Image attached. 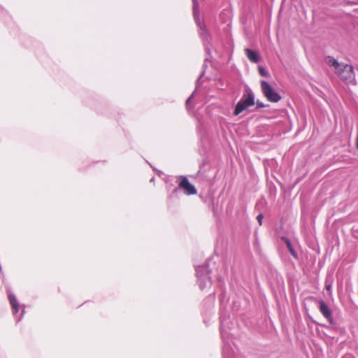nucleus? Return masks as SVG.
Segmentation results:
<instances>
[{
    "label": "nucleus",
    "instance_id": "obj_14",
    "mask_svg": "<svg viewBox=\"0 0 358 358\" xmlns=\"http://www.w3.org/2000/svg\"><path fill=\"white\" fill-rule=\"evenodd\" d=\"M256 109L264 108L266 106L260 101L257 100L256 102Z\"/></svg>",
    "mask_w": 358,
    "mask_h": 358
},
{
    "label": "nucleus",
    "instance_id": "obj_7",
    "mask_svg": "<svg viewBox=\"0 0 358 358\" xmlns=\"http://www.w3.org/2000/svg\"><path fill=\"white\" fill-rule=\"evenodd\" d=\"M198 6H199V3L196 1V0H193V14H194L195 21H196L197 25L200 27V29L201 30H203V31H206V29L205 24L203 22H200V20L199 19Z\"/></svg>",
    "mask_w": 358,
    "mask_h": 358
},
{
    "label": "nucleus",
    "instance_id": "obj_13",
    "mask_svg": "<svg viewBox=\"0 0 358 358\" xmlns=\"http://www.w3.org/2000/svg\"><path fill=\"white\" fill-rule=\"evenodd\" d=\"M325 288L328 292L331 291V282L328 279H326L325 280Z\"/></svg>",
    "mask_w": 358,
    "mask_h": 358
},
{
    "label": "nucleus",
    "instance_id": "obj_16",
    "mask_svg": "<svg viewBox=\"0 0 358 358\" xmlns=\"http://www.w3.org/2000/svg\"><path fill=\"white\" fill-rule=\"evenodd\" d=\"M193 95H194V93L187 99V101H186V106H187V108H189V105L190 103V101L192 100V97L193 96Z\"/></svg>",
    "mask_w": 358,
    "mask_h": 358
},
{
    "label": "nucleus",
    "instance_id": "obj_10",
    "mask_svg": "<svg viewBox=\"0 0 358 358\" xmlns=\"http://www.w3.org/2000/svg\"><path fill=\"white\" fill-rule=\"evenodd\" d=\"M282 240L285 242V243L286 244L289 252L292 254V255L294 257H297V255L292 245V243L290 241V240L287 238V237H282Z\"/></svg>",
    "mask_w": 358,
    "mask_h": 358
},
{
    "label": "nucleus",
    "instance_id": "obj_17",
    "mask_svg": "<svg viewBox=\"0 0 358 358\" xmlns=\"http://www.w3.org/2000/svg\"><path fill=\"white\" fill-rule=\"evenodd\" d=\"M355 147L357 149H358V133H357V138H356Z\"/></svg>",
    "mask_w": 358,
    "mask_h": 358
},
{
    "label": "nucleus",
    "instance_id": "obj_9",
    "mask_svg": "<svg viewBox=\"0 0 358 358\" xmlns=\"http://www.w3.org/2000/svg\"><path fill=\"white\" fill-rule=\"evenodd\" d=\"M8 299L12 306L13 314H17L19 311V305L15 296L13 294H10L8 295Z\"/></svg>",
    "mask_w": 358,
    "mask_h": 358
},
{
    "label": "nucleus",
    "instance_id": "obj_1",
    "mask_svg": "<svg viewBox=\"0 0 358 358\" xmlns=\"http://www.w3.org/2000/svg\"><path fill=\"white\" fill-rule=\"evenodd\" d=\"M255 103V94L250 87H247L244 90L241 99L235 107L234 110V115H238L248 107L254 106Z\"/></svg>",
    "mask_w": 358,
    "mask_h": 358
},
{
    "label": "nucleus",
    "instance_id": "obj_4",
    "mask_svg": "<svg viewBox=\"0 0 358 358\" xmlns=\"http://www.w3.org/2000/svg\"><path fill=\"white\" fill-rule=\"evenodd\" d=\"M261 87L263 94L268 101L276 103L281 99V96L266 80L261 81Z\"/></svg>",
    "mask_w": 358,
    "mask_h": 358
},
{
    "label": "nucleus",
    "instance_id": "obj_5",
    "mask_svg": "<svg viewBox=\"0 0 358 358\" xmlns=\"http://www.w3.org/2000/svg\"><path fill=\"white\" fill-rule=\"evenodd\" d=\"M341 80L347 83L352 82L354 79V71L351 65L341 64V67L336 71Z\"/></svg>",
    "mask_w": 358,
    "mask_h": 358
},
{
    "label": "nucleus",
    "instance_id": "obj_2",
    "mask_svg": "<svg viewBox=\"0 0 358 358\" xmlns=\"http://www.w3.org/2000/svg\"><path fill=\"white\" fill-rule=\"evenodd\" d=\"M177 180L178 181V187L173 189L170 194L171 197L176 194L180 191V189H182L184 193L187 195H193L196 194V187L194 185L189 182L188 178L186 176H179L177 177Z\"/></svg>",
    "mask_w": 358,
    "mask_h": 358
},
{
    "label": "nucleus",
    "instance_id": "obj_8",
    "mask_svg": "<svg viewBox=\"0 0 358 358\" xmlns=\"http://www.w3.org/2000/svg\"><path fill=\"white\" fill-rule=\"evenodd\" d=\"M245 54L248 59L252 62L257 63L260 61V56L257 51L247 48L245 49Z\"/></svg>",
    "mask_w": 358,
    "mask_h": 358
},
{
    "label": "nucleus",
    "instance_id": "obj_3",
    "mask_svg": "<svg viewBox=\"0 0 358 358\" xmlns=\"http://www.w3.org/2000/svg\"><path fill=\"white\" fill-rule=\"evenodd\" d=\"M198 277V284L201 289H203L208 285H211L210 271L208 265L198 266L196 268Z\"/></svg>",
    "mask_w": 358,
    "mask_h": 358
},
{
    "label": "nucleus",
    "instance_id": "obj_18",
    "mask_svg": "<svg viewBox=\"0 0 358 358\" xmlns=\"http://www.w3.org/2000/svg\"><path fill=\"white\" fill-rule=\"evenodd\" d=\"M203 74H204V71L202 72V73H201L200 77H201Z\"/></svg>",
    "mask_w": 358,
    "mask_h": 358
},
{
    "label": "nucleus",
    "instance_id": "obj_12",
    "mask_svg": "<svg viewBox=\"0 0 358 358\" xmlns=\"http://www.w3.org/2000/svg\"><path fill=\"white\" fill-rule=\"evenodd\" d=\"M259 74L263 76V77H268L269 76V73L267 71V70L264 68L263 66H260L259 67Z\"/></svg>",
    "mask_w": 358,
    "mask_h": 358
},
{
    "label": "nucleus",
    "instance_id": "obj_6",
    "mask_svg": "<svg viewBox=\"0 0 358 358\" xmlns=\"http://www.w3.org/2000/svg\"><path fill=\"white\" fill-rule=\"evenodd\" d=\"M319 304V310L321 314L329 321L331 324H334V320L332 314V311L327 304V303L322 300L320 299L317 301Z\"/></svg>",
    "mask_w": 358,
    "mask_h": 358
},
{
    "label": "nucleus",
    "instance_id": "obj_19",
    "mask_svg": "<svg viewBox=\"0 0 358 358\" xmlns=\"http://www.w3.org/2000/svg\"><path fill=\"white\" fill-rule=\"evenodd\" d=\"M196 1L198 2V1L196 0Z\"/></svg>",
    "mask_w": 358,
    "mask_h": 358
},
{
    "label": "nucleus",
    "instance_id": "obj_11",
    "mask_svg": "<svg viewBox=\"0 0 358 358\" xmlns=\"http://www.w3.org/2000/svg\"><path fill=\"white\" fill-rule=\"evenodd\" d=\"M326 62L330 65L335 68L336 71L338 70V68L341 67V64L338 63L336 59H335L333 57L328 56L326 58Z\"/></svg>",
    "mask_w": 358,
    "mask_h": 358
},
{
    "label": "nucleus",
    "instance_id": "obj_15",
    "mask_svg": "<svg viewBox=\"0 0 358 358\" xmlns=\"http://www.w3.org/2000/svg\"><path fill=\"white\" fill-rule=\"evenodd\" d=\"M263 218H264V216L262 213H259L257 216V220L259 224V225H262V220H263Z\"/></svg>",
    "mask_w": 358,
    "mask_h": 358
}]
</instances>
